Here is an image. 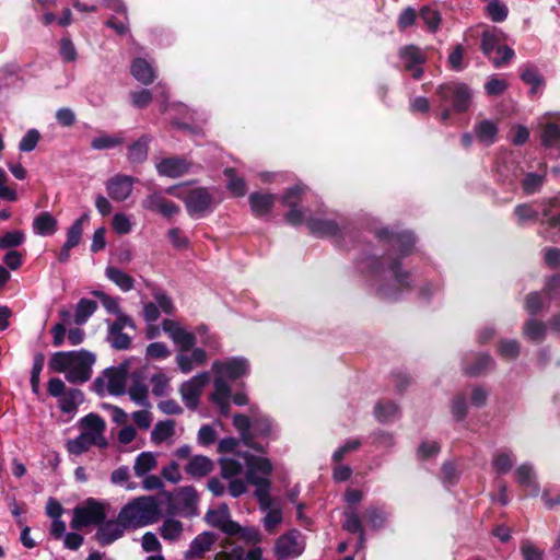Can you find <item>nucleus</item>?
<instances>
[{"instance_id": "f3484780", "label": "nucleus", "mask_w": 560, "mask_h": 560, "mask_svg": "<svg viewBox=\"0 0 560 560\" xmlns=\"http://www.w3.org/2000/svg\"><path fill=\"white\" fill-rule=\"evenodd\" d=\"M190 163L182 156L165 158L156 164L158 173L170 178L180 177L188 173Z\"/></svg>"}, {"instance_id": "c756f323", "label": "nucleus", "mask_w": 560, "mask_h": 560, "mask_svg": "<svg viewBox=\"0 0 560 560\" xmlns=\"http://www.w3.org/2000/svg\"><path fill=\"white\" fill-rule=\"evenodd\" d=\"M83 400L84 394L81 389L70 388L59 397V408L63 413H72Z\"/></svg>"}, {"instance_id": "e2e57ef3", "label": "nucleus", "mask_w": 560, "mask_h": 560, "mask_svg": "<svg viewBox=\"0 0 560 560\" xmlns=\"http://www.w3.org/2000/svg\"><path fill=\"white\" fill-rule=\"evenodd\" d=\"M398 287L390 283H382L376 288V296L384 301H396L398 300L401 290H408L402 288L398 282Z\"/></svg>"}, {"instance_id": "338daca9", "label": "nucleus", "mask_w": 560, "mask_h": 560, "mask_svg": "<svg viewBox=\"0 0 560 560\" xmlns=\"http://www.w3.org/2000/svg\"><path fill=\"white\" fill-rule=\"evenodd\" d=\"M451 411L456 421H463L466 418L468 408L464 394H458L453 398Z\"/></svg>"}, {"instance_id": "4c0bfd02", "label": "nucleus", "mask_w": 560, "mask_h": 560, "mask_svg": "<svg viewBox=\"0 0 560 560\" xmlns=\"http://www.w3.org/2000/svg\"><path fill=\"white\" fill-rule=\"evenodd\" d=\"M93 445V440L90 438V433L81 432L75 439L68 440L66 444L67 451L75 456L86 453Z\"/></svg>"}, {"instance_id": "69168bd1", "label": "nucleus", "mask_w": 560, "mask_h": 560, "mask_svg": "<svg viewBox=\"0 0 560 560\" xmlns=\"http://www.w3.org/2000/svg\"><path fill=\"white\" fill-rule=\"evenodd\" d=\"M221 477L224 479L233 478L242 472V465L233 458H220Z\"/></svg>"}, {"instance_id": "a878e982", "label": "nucleus", "mask_w": 560, "mask_h": 560, "mask_svg": "<svg viewBox=\"0 0 560 560\" xmlns=\"http://www.w3.org/2000/svg\"><path fill=\"white\" fill-rule=\"evenodd\" d=\"M57 224V220L50 212L43 211L34 219L33 231L35 234L49 236L56 233Z\"/></svg>"}, {"instance_id": "49530a36", "label": "nucleus", "mask_w": 560, "mask_h": 560, "mask_svg": "<svg viewBox=\"0 0 560 560\" xmlns=\"http://www.w3.org/2000/svg\"><path fill=\"white\" fill-rule=\"evenodd\" d=\"M418 16L423 21L430 32L434 33L440 27L442 21L441 14L431 7H422Z\"/></svg>"}, {"instance_id": "6e6d98bb", "label": "nucleus", "mask_w": 560, "mask_h": 560, "mask_svg": "<svg viewBox=\"0 0 560 560\" xmlns=\"http://www.w3.org/2000/svg\"><path fill=\"white\" fill-rule=\"evenodd\" d=\"M125 142V139L120 136L101 135L94 138L91 142V147L94 150H108L118 147Z\"/></svg>"}, {"instance_id": "aec40b11", "label": "nucleus", "mask_w": 560, "mask_h": 560, "mask_svg": "<svg viewBox=\"0 0 560 560\" xmlns=\"http://www.w3.org/2000/svg\"><path fill=\"white\" fill-rule=\"evenodd\" d=\"M520 78L524 84L530 86L529 96L534 97L546 85L545 78L534 65H524L520 70Z\"/></svg>"}, {"instance_id": "6ab92c4d", "label": "nucleus", "mask_w": 560, "mask_h": 560, "mask_svg": "<svg viewBox=\"0 0 560 560\" xmlns=\"http://www.w3.org/2000/svg\"><path fill=\"white\" fill-rule=\"evenodd\" d=\"M276 201V196L269 192L254 191L248 197V202L253 214L256 218L268 215Z\"/></svg>"}, {"instance_id": "8fccbe9b", "label": "nucleus", "mask_w": 560, "mask_h": 560, "mask_svg": "<svg viewBox=\"0 0 560 560\" xmlns=\"http://www.w3.org/2000/svg\"><path fill=\"white\" fill-rule=\"evenodd\" d=\"M231 396V387L226 383V381L222 377H217L214 380V392L211 395V399L217 405H228V400H230Z\"/></svg>"}, {"instance_id": "c85d7f7f", "label": "nucleus", "mask_w": 560, "mask_h": 560, "mask_svg": "<svg viewBox=\"0 0 560 560\" xmlns=\"http://www.w3.org/2000/svg\"><path fill=\"white\" fill-rule=\"evenodd\" d=\"M79 351H58L55 352L49 360V368L57 373H67L73 364Z\"/></svg>"}, {"instance_id": "7c9ffc66", "label": "nucleus", "mask_w": 560, "mask_h": 560, "mask_svg": "<svg viewBox=\"0 0 560 560\" xmlns=\"http://www.w3.org/2000/svg\"><path fill=\"white\" fill-rule=\"evenodd\" d=\"M357 264L362 272H366L372 278L380 277L385 270L382 256L368 255L358 259Z\"/></svg>"}, {"instance_id": "39448f33", "label": "nucleus", "mask_w": 560, "mask_h": 560, "mask_svg": "<svg viewBox=\"0 0 560 560\" xmlns=\"http://www.w3.org/2000/svg\"><path fill=\"white\" fill-rule=\"evenodd\" d=\"M106 518L104 505L93 498H89L83 506H75L70 526L80 530L90 525H98Z\"/></svg>"}, {"instance_id": "f8f14e48", "label": "nucleus", "mask_w": 560, "mask_h": 560, "mask_svg": "<svg viewBox=\"0 0 560 560\" xmlns=\"http://www.w3.org/2000/svg\"><path fill=\"white\" fill-rule=\"evenodd\" d=\"M300 535L298 529H291L277 538L275 553L278 559H287L302 555L304 546L299 541Z\"/></svg>"}, {"instance_id": "423d86ee", "label": "nucleus", "mask_w": 560, "mask_h": 560, "mask_svg": "<svg viewBox=\"0 0 560 560\" xmlns=\"http://www.w3.org/2000/svg\"><path fill=\"white\" fill-rule=\"evenodd\" d=\"M184 203L188 214L202 218L212 211L213 196L206 187H197L185 191Z\"/></svg>"}, {"instance_id": "f03ea898", "label": "nucleus", "mask_w": 560, "mask_h": 560, "mask_svg": "<svg viewBox=\"0 0 560 560\" xmlns=\"http://www.w3.org/2000/svg\"><path fill=\"white\" fill-rule=\"evenodd\" d=\"M119 520L127 527L141 528L159 521L161 510L154 497H139L127 503L118 513Z\"/></svg>"}, {"instance_id": "4d7b16f0", "label": "nucleus", "mask_w": 560, "mask_h": 560, "mask_svg": "<svg viewBox=\"0 0 560 560\" xmlns=\"http://www.w3.org/2000/svg\"><path fill=\"white\" fill-rule=\"evenodd\" d=\"M545 175L527 173L522 180V189L525 195H533L541 188Z\"/></svg>"}, {"instance_id": "2f4dec72", "label": "nucleus", "mask_w": 560, "mask_h": 560, "mask_svg": "<svg viewBox=\"0 0 560 560\" xmlns=\"http://www.w3.org/2000/svg\"><path fill=\"white\" fill-rule=\"evenodd\" d=\"M494 364L492 358L488 353H478L475 355L471 364L465 363L464 373L468 376H479Z\"/></svg>"}, {"instance_id": "3c124183", "label": "nucleus", "mask_w": 560, "mask_h": 560, "mask_svg": "<svg viewBox=\"0 0 560 560\" xmlns=\"http://www.w3.org/2000/svg\"><path fill=\"white\" fill-rule=\"evenodd\" d=\"M499 34L497 28L486 30L481 35L480 49L486 57H490L492 51L499 46Z\"/></svg>"}, {"instance_id": "de8ad7c7", "label": "nucleus", "mask_w": 560, "mask_h": 560, "mask_svg": "<svg viewBox=\"0 0 560 560\" xmlns=\"http://www.w3.org/2000/svg\"><path fill=\"white\" fill-rule=\"evenodd\" d=\"M305 192V188L302 185H294L291 187H288L282 197H281V203L284 207L293 208L299 207V205L302 201V197Z\"/></svg>"}, {"instance_id": "ddd939ff", "label": "nucleus", "mask_w": 560, "mask_h": 560, "mask_svg": "<svg viewBox=\"0 0 560 560\" xmlns=\"http://www.w3.org/2000/svg\"><path fill=\"white\" fill-rule=\"evenodd\" d=\"M143 209L171 218L179 213L180 208L174 201L164 198L160 192L148 195L141 202Z\"/></svg>"}, {"instance_id": "a211bd4d", "label": "nucleus", "mask_w": 560, "mask_h": 560, "mask_svg": "<svg viewBox=\"0 0 560 560\" xmlns=\"http://www.w3.org/2000/svg\"><path fill=\"white\" fill-rule=\"evenodd\" d=\"M305 223L310 233L317 237H337L341 233V229L335 220L310 218Z\"/></svg>"}, {"instance_id": "20e7f679", "label": "nucleus", "mask_w": 560, "mask_h": 560, "mask_svg": "<svg viewBox=\"0 0 560 560\" xmlns=\"http://www.w3.org/2000/svg\"><path fill=\"white\" fill-rule=\"evenodd\" d=\"M435 93L441 104L450 105L454 113H465L471 105L472 92L464 82L451 81L442 83L436 88Z\"/></svg>"}, {"instance_id": "864d4df0", "label": "nucleus", "mask_w": 560, "mask_h": 560, "mask_svg": "<svg viewBox=\"0 0 560 560\" xmlns=\"http://www.w3.org/2000/svg\"><path fill=\"white\" fill-rule=\"evenodd\" d=\"M25 242V234L21 230L10 231L0 237V250L12 249Z\"/></svg>"}, {"instance_id": "7ed1b4c3", "label": "nucleus", "mask_w": 560, "mask_h": 560, "mask_svg": "<svg viewBox=\"0 0 560 560\" xmlns=\"http://www.w3.org/2000/svg\"><path fill=\"white\" fill-rule=\"evenodd\" d=\"M163 497L166 500L165 512L168 516L176 514L195 516L198 514L199 494L194 486L179 487L174 492L164 491Z\"/></svg>"}, {"instance_id": "bb28decb", "label": "nucleus", "mask_w": 560, "mask_h": 560, "mask_svg": "<svg viewBox=\"0 0 560 560\" xmlns=\"http://www.w3.org/2000/svg\"><path fill=\"white\" fill-rule=\"evenodd\" d=\"M246 481H249L250 475L253 477H259L257 472H261L265 476H269L272 472V464L267 457L249 455L246 457Z\"/></svg>"}, {"instance_id": "dca6fc26", "label": "nucleus", "mask_w": 560, "mask_h": 560, "mask_svg": "<svg viewBox=\"0 0 560 560\" xmlns=\"http://www.w3.org/2000/svg\"><path fill=\"white\" fill-rule=\"evenodd\" d=\"M136 180L132 176L121 174L110 177L106 183L108 196L115 201L126 200L131 195Z\"/></svg>"}, {"instance_id": "79ce46f5", "label": "nucleus", "mask_w": 560, "mask_h": 560, "mask_svg": "<svg viewBox=\"0 0 560 560\" xmlns=\"http://www.w3.org/2000/svg\"><path fill=\"white\" fill-rule=\"evenodd\" d=\"M156 466V459L153 453L142 452L135 462L133 470L137 477L147 475Z\"/></svg>"}, {"instance_id": "4468645a", "label": "nucleus", "mask_w": 560, "mask_h": 560, "mask_svg": "<svg viewBox=\"0 0 560 560\" xmlns=\"http://www.w3.org/2000/svg\"><path fill=\"white\" fill-rule=\"evenodd\" d=\"M218 540V535L213 532H202L197 535L190 542L188 550L185 551L186 560H200L206 552L210 551Z\"/></svg>"}, {"instance_id": "393cba45", "label": "nucleus", "mask_w": 560, "mask_h": 560, "mask_svg": "<svg viewBox=\"0 0 560 560\" xmlns=\"http://www.w3.org/2000/svg\"><path fill=\"white\" fill-rule=\"evenodd\" d=\"M474 132L480 143L491 145L497 141L499 128L494 121L483 119L475 125Z\"/></svg>"}, {"instance_id": "37998d69", "label": "nucleus", "mask_w": 560, "mask_h": 560, "mask_svg": "<svg viewBox=\"0 0 560 560\" xmlns=\"http://www.w3.org/2000/svg\"><path fill=\"white\" fill-rule=\"evenodd\" d=\"M175 422L173 420L159 421L151 432V440L160 444L174 434Z\"/></svg>"}, {"instance_id": "5701e85b", "label": "nucleus", "mask_w": 560, "mask_h": 560, "mask_svg": "<svg viewBox=\"0 0 560 560\" xmlns=\"http://www.w3.org/2000/svg\"><path fill=\"white\" fill-rule=\"evenodd\" d=\"M104 374L108 378L107 390L110 395L120 396L126 392L127 371L124 368H107Z\"/></svg>"}, {"instance_id": "0eeeda50", "label": "nucleus", "mask_w": 560, "mask_h": 560, "mask_svg": "<svg viewBox=\"0 0 560 560\" xmlns=\"http://www.w3.org/2000/svg\"><path fill=\"white\" fill-rule=\"evenodd\" d=\"M95 354L81 349L73 364L66 373V380L71 384H83L92 376V365L95 363Z\"/></svg>"}, {"instance_id": "4be33fe9", "label": "nucleus", "mask_w": 560, "mask_h": 560, "mask_svg": "<svg viewBox=\"0 0 560 560\" xmlns=\"http://www.w3.org/2000/svg\"><path fill=\"white\" fill-rule=\"evenodd\" d=\"M152 141L150 135H142L137 141L128 147V162L133 165H141L148 160L149 145Z\"/></svg>"}, {"instance_id": "c9c22d12", "label": "nucleus", "mask_w": 560, "mask_h": 560, "mask_svg": "<svg viewBox=\"0 0 560 560\" xmlns=\"http://www.w3.org/2000/svg\"><path fill=\"white\" fill-rule=\"evenodd\" d=\"M98 305L94 300L82 298L77 303L74 322L77 325H83L96 312Z\"/></svg>"}, {"instance_id": "f257e3e1", "label": "nucleus", "mask_w": 560, "mask_h": 560, "mask_svg": "<svg viewBox=\"0 0 560 560\" xmlns=\"http://www.w3.org/2000/svg\"><path fill=\"white\" fill-rule=\"evenodd\" d=\"M375 236L378 241L385 242L398 252V257L390 260L388 269L402 288L411 289V276L409 271L401 270V259L411 254L416 238L410 231H393L383 228L376 231Z\"/></svg>"}, {"instance_id": "774afa93", "label": "nucleus", "mask_w": 560, "mask_h": 560, "mask_svg": "<svg viewBox=\"0 0 560 560\" xmlns=\"http://www.w3.org/2000/svg\"><path fill=\"white\" fill-rule=\"evenodd\" d=\"M492 466L498 474L503 475L512 469L513 459L509 453L502 452L493 457Z\"/></svg>"}, {"instance_id": "a18cd8bd", "label": "nucleus", "mask_w": 560, "mask_h": 560, "mask_svg": "<svg viewBox=\"0 0 560 560\" xmlns=\"http://www.w3.org/2000/svg\"><path fill=\"white\" fill-rule=\"evenodd\" d=\"M183 529V523L180 521L166 518L160 528V535L163 539L173 541L179 538Z\"/></svg>"}, {"instance_id": "5fc2aeb1", "label": "nucleus", "mask_w": 560, "mask_h": 560, "mask_svg": "<svg viewBox=\"0 0 560 560\" xmlns=\"http://www.w3.org/2000/svg\"><path fill=\"white\" fill-rule=\"evenodd\" d=\"M45 363V355L42 352H38L34 355V362L31 371V387L34 394L39 393L40 385V372L43 371Z\"/></svg>"}, {"instance_id": "603ef678", "label": "nucleus", "mask_w": 560, "mask_h": 560, "mask_svg": "<svg viewBox=\"0 0 560 560\" xmlns=\"http://www.w3.org/2000/svg\"><path fill=\"white\" fill-rule=\"evenodd\" d=\"M253 429L258 436H261V438H271L272 436L273 439L277 438L276 435H273V431H275L273 421L269 417H266V416L255 417L254 421H253Z\"/></svg>"}, {"instance_id": "58836bf2", "label": "nucleus", "mask_w": 560, "mask_h": 560, "mask_svg": "<svg viewBox=\"0 0 560 560\" xmlns=\"http://www.w3.org/2000/svg\"><path fill=\"white\" fill-rule=\"evenodd\" d=\"M89 219V214L83 213L71 224V226L67 231V241L65 244L74 248L81 243L83 235V223L86 222Z\"/></svg>"}, {"instance_id": "9d476101", "label": "nucleus", "mask_w": 560, "mask_h": 560, "mask_svg": "<svg viewBox=\"0 0 560 560\" xmlns=\"http://www.w3.org/2000/svg\"><path fill=\"white\" fill-rule=\"evenodd\" d=\"M205 521L228 536H234L240 529V524L230 518V510L225 503L218 509H209L205 515Z\"/></svg>"}, {"instance_id": "ea45409f", "label": "nucleus", "mask_w": 560, "mask_h": 560, "mask_svg": "<svg viewBox=\"0 0 560 560\" xmlns=\"http://www.w3.org/2000/svg\"><path fill=\"white\" fill-rule=\"evenodd\" d=\"M540 142L545 148L560 145V126L556 122H547L540 133Z\"/></svg>"}, {"instance_id": "09e8293b", "label": "nucleus", "mask_w": 560, "mask_h": 560, "mask_svg": "<svg viewBox=\"0 0 560 560\" xmlns=\"http://www.w3.org/2000/svg\"><path fill=\"white\" fill-rule=\"evenodd\" d=\"M524 334L528 339L540 342L545 339L546 326L542 322L532 318L525 323Z\"/></svg>"}, {"instance_id": "bf43d9fd", "label": "nucleus", "mask_w": 560, "mask_h": 560, "mask_svg": "<svg viewBox=\"0 0 560 560\" xmlns=\"http://www.w3.org/2000/svg\"><path fill=\"white\" fill-rule=\"evenodd\" d=\"M487 13L493 22L500 23L506 20L509 9L501 0H491L487 5Z\"/></svg>"}, {"instance_id": "052dcab7", "label": "nucleus", "mask_w": 560, "mask_h": 560, "mask_svg": "<svg viewBox=\"0 0 560 560\" xmlns=\"http://www.w3.org/2000/svg\"><path fill=\"white\" fill-rule=\"evenodd\" d=\"M107 340L115 350H127L131 346V338L129 335L125 334L122 330L115 332L113 331V328L109 327Z\"/></svg>"}, {"instance_id": "b1692460", "label": "nucleus", "mask_w": 560, "mask_h": 560, "mask_svg": "<svg viewBox=\"0 0 560 560\" xmlns=\"http://www.w3.org/2000/svg\"><path fill=\"white\" fill-rule=\"evenodd\" d=\"M343 517L342 529L351 535H358L359 544L362 545L365 540V533L362 520L357 510L351 508L346 509Z\"/></svg>"}, {"instance_id": "a19ab883", "label": "nucleus", "mask_w": 560, "mask_h": 560, "mask_svg": "<svg viewBox=\"0 0 560 560\" xmlns=\"http://www.w3.org/2000/svg\"><path fill=\"white\" fill-rule=\"evenodd\" d=\"M541 214L547 218L548 225L560 228V198H550L544 206Z\"/></svg>"}, {"instance_id": "9b49d317", "label": "nucleus", "mask_w": 560, "mask_h": 560, "mask_svg": "<svg viewBox=\"0 0 560 560\" xmlns=\"http://www.w3.org/2000/svg\"><path fill=\"white\" fill-rule=\"evenodd\" d=\"M209 382V375L207 372L195 375L191 380L184 382L180 386V395L186 405L190 410H196L199 406V397L202 388Z\"/></svg>"}, {"instance_id": "2eb2a0df", "label": "nucleus", "mask_w": 560, "mask_h": 560, "mask_svg": "<svg viewBox=\"0 0 560 560\" xmlns=\"http://www.w3.org/2000/svg\"><path fill=\"white\" fill-rule=\"evenodd\" d=\"M97 526L98 528L94 535V538L101 546L112 545L114 541L121 538L125 534V530L128 529L125 527V525H122L119 516L117 520H105Z\"/></svg>"}, {"instance_id": "412c9836", "label": "nucleus", "mask_w": 560, "mask_h": 560, "mask_svg": "<svg viewBox=\"0 0 560 560\" xmlns=\"http://www.w3.org/2000/svg\"><path fill=\"white\" fill-rule=\"evenodd\" d=\"M214 469V463L205 455H195L185 465V472L194 479H201Z\"/></svg>"}, {"instance_id": "1a4fd4ad", "label": "nucleus", "mask_w": 560, "mask_h": 560, "mask_svg": "<svg viewBox=\"0 0 560 560\" xmlns=\"http://www.w3.org/2000/svg\"><path fill=\"white\" fill-rule=\"evenodd\" d=\"M215 374L223 378L235 381L249 373V362L243 357H232L226 360H217L212 364Z\"/></svg>"}, {"instance_id": "f704fd0d", "label": "nucleus", "mask_w": 560, "mask_h": 560, "mask_svg": "<svg viewBox=\"0 0 560 560\" xmlns=\"http://www.w3.org/2000/svg\"><path fill=\"white\" fill-rule=\"evenodd\" d=\"M368 526L373 530H380L385 526L387 516L384 510L376 505L368 506L362 515Z\"/></svg>"}, {"instance_id": "72a5a7b5", "label": "nucleus", "mask_w": 560, "mask_h": 560, "mask_svg": "<svg viewBox=\"0 0 560 560\" xmlns=\"http://www.w3.org/2000/svg\"><path fill=\"white\" fill-rule=\"evenodd\" d=\"M79 428L83 433H104L106 429V422L100 415L90 412L80 419Z\"/></svg>"}, {"instance_id": "13d9d810", "label": "nucleus", "mask_w": 560, "mask_h": 560, "mask_svg": "<svg viewBox=\"0 0 560 560\" xmlns=\"http://www.w3.org/2000/svg\"><path fill=\"white\" fill-rule=\"evenodd\" d=\"M148 386L140 381H135L128 389L130 399L139 406L148 405Z\"/></svg>"}, {"instance_id": "cd10ccee", "label": "nucleus", "mask_w": 560, "mask_h": 560, "mask_svg": "<svg viewBox=\"0 0 560 560\" xmlns=\"http://www.w3.org/2000/svg\"><path fill=\"white\" fill-rule=\"evenodd\" d=\"M131 74L144 85L151 84L155 79L152 66L143 58H136L132 61Z\"/></svg>"}, {"instance_id": "473e14b6", "label": "nucleus", "mask_w": 560, "mask_h": 560, "mask_svg": "<svg viewBox=\"0 0 560 560\" xmlns=\"http://www.w3.org/2000/svg\"><path fill=\"white\" fill-rule=\"evenodd\" d=\"M106 277L114 282L124 292L131 291L135 288V279L117 267L109 266L105 270Z\"/></svg>"}, {"instance_id": "0e129e2a", "label": "nucleus", "mask_w": 560, "mask_h": 560, "mask_svg": "<svg viewBox=\"0 0 560 560\" xmlns=\"http://www.w3.org/2000/svg\"><path fill=\"white\" fill-rule=\"evenodd\" d=\"M173 341L179 346L182 352H187L195 347L197 338L192 332L186 331L182 327L180 330L175 332Z\"/></svg>"}, {"instance_id": "680f3d73", "label": "nucleus", "mask_w": 560, "mask_h": 560, "mask_svg": "<svg viewBox=\"0 0 560 560\" xmlns=\"http://www.w3.org/2000/svg\"><path fill=\"white\" fill-rule=\"evenodd\" d=\"M249 485H253L256 487L254 495L258 501L268 499V495H270V487L271 482L266 477H253L250 475L249 481H247Z\"/></svg>"}, {"instance_id": "c03bdc74", "label": "nucleus", "mask_w": 560, "mask_h": 560, "mask_svg": "<svg viewBox=\"0 0 560 560\" xmlns=\"http://www.w3.org/2000/svg\"><path fill=\"white\" fill-rule=\"evenodd\" d=\"M398 406L392 400H380L374 407V416L380 422H387L395 417Z\"/></svg>"}, {"instance_id": "6e6552de", "label": "nucleus", "mask_w": 560, "mask_h": 560, "mask_svg": "<svg viewBox=\"0 0 560 560\" xmlns=\"http://www.w3.org/2000/svg\"><path fill=\"white\" fill-rule=\"evenodd\" d=\"M398 57L404 62V69L411 73L415 80H421L424 74L423 65L427 62V57L422 50L413 45H406L399 48Z\"/></svg>"}, {"instance_id": "e433bc0d", "label": "nucleus", "mask_w": 560, "mask_h": 560, "mask_svg": "<svg viewBox=\"0 0 560 560\" xmlns=\"http://www.w3.org/2000/svg\"><path fill=\"white\" fill-rule=\"evenodd\" d=\"M225 177H228L226 188L235 197H243L246 194V182L243 177L237 176L235 168L226 167L223 171Z\"/></svg>"}]
</instances>
